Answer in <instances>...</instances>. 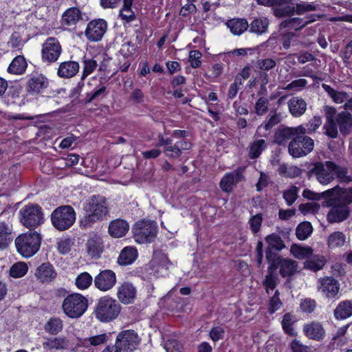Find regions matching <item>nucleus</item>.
Segmentation results:
<instances>
[{"instance_id": "obj_25", "label": "nucleus", "mask_w": 352, "mask_h": 352, "mask_svg": "<svg viewBox=\"0 0 352 352\" xmlns=\"http://www.w3.org/2000/svg\"><path fill=\"white\" fill-rule=\"evenodd\" d=\"M305 335L309 339L320 341L325 336V331L321 323L311 322L305 324L303 327Z\"/></svg>"}, {"instance_id": "obj_33", "label": "nucleus", "mask_w": 352, "mask_h": 352, "mask_svg": "<svg viewBox=\"0 0 352 352\" xmlns=\"http://www.w3.org/2000/svg\"><path fill=\"white\" fill-rule=\"evenodd\" d=\"M338 320L346 319L352 316V300H345L340 302L333 311Z\"/></svg>"}, {"instance_id": "obj_22", "label": "nucleus", "mask_w": 352, "mask_h": 352, "mask_svg": "<svg viewBox=\"0 0 352 352\" xmlns=\"http://www.w3.org/2000/svg\"><path fill=\"white\" fill-rule=\"evenodd\" d=\"M316 21V15H310L305 18L294 17L283 21L280 24V28L294 29L299 30L305 27L310 23Z\"/></svg>"}, {"instance_id": "obj_9", "label": "nucleus", "mask_w": 352, "mask_h": 352, "mask_svg": "<svg viewBox=\"0 0 352 352\" xmlns=\"http://www.w3.org/2000/svg\"><path fill=\"white\" fill-rule=\"evenodd\" d=\"M314 148V141L305 134H298L292 140L288 145V152L295 158L305 157Z\"/></svg>"}, {"instance_id": "obj_59", "label": "nucleus", "mask_w": 352, "mask_h": 352, "mask_svg": "<svg viewBox=\"0 0 352 352\" xmlns=\"http://www.w3.org/2000/svg\"><path fill=\"white\" fill-rule=\"evenodd\" d=\"M97 67V63L93 59H85L84 60V71L81 79V86H85L84 82L85 78L89 74L92 73Z\"/></svg>"}, {"instance_id": "obj_49", "label": "nucleus", "mask_w": 352, "mask_h": 352, "mask_svg": "<svg viewBox=\"0 0 352 352\" xmlns=\"http://www.w3.org/2000/svg\"><path fill=\"white\" fill-rule=\"evenodd\" d=\"M313 232L311 224L308 221L300 223L296 228V234L299 240L307 239Z\"/></svg>"}, {"instance_id": "obj_53", "label": "nucleus", "mask_w": 352, "mask_h": 352, "mask_svg": "<svg viewBox=\"0 0 352 352\" xmlns=\"http://www.w3.org/2000/svg\"><path fill=\"white\" fill-rule=\"evenodd\" d=\"M48 84V80L42 74L34 75L28 81L29 88H46Z\"/></svg>"}, {"instance_id": "obj_36", "label": "nucleus", "mask_w": 352, "mask_h": 352, "mask_svg": "<svg viewBox=\"0 0 352 352\" xmlns=\"http://www.w3.org/2000/svg\"><path fill=\"white\" fill-rule=\"evenodd\" d=\"M82 19L80 10L77 8H68L62 16V24L71 26L76 24Z\"/></svg>"}, {"instance_id": "obj_30", "label": "nucleus", "mask_w": 352, "mask_h": 352, "mask_svg": "<svg viewBox=\"0 0 352 352\" xmlns=\"http://www.w3.org/2000/svg\"><path fill=\"white\" fill-rule=\"evenodd\" d=\"M43 348L47 351H60L66 349L69 346V342L63 336L46 338L43 342Z\"/></svg>"}, {"instance_id": "obj_38", "label": "nucleus", "mask_w": 352, "mask_h": 352, "mask_svg": "<svg viewBox=\"0 0 352 352\" xmlns=\"http://www.w3.org/2000/svg\"><path fill=\"white\" fill-rule=\"evenodd\" d=\"M138 255V250L135 248L126 247L120 254L118 263L123 265H130L137 259Z\"/></svg>"}, {"instance_id": "obj_17", "label": "nucleus", "mask_w": 352, "mask_h": 352, "mask_svg": "<svg viewBox=\"0 0 352 352\" xmlns=\"http://www.w3.org/2000/svg\"><path fill=\"white\" fill-rule=\"evenodd\" d=\"M318 289L326 298H334L340 291V284L337 280L331 277L319 279Z\"/></svg>"}, {"instance_id": "obj_34", "label": "nucleus", "mask_w": 352, "mask_h": 352, "mask_svg": "<svg viewBox=\"0 0 352 352\" xmlns=\"http://www.w3.org/2000/svg\"><path fill=\"white\" fill-rule=\"evenodd\" d=\"M79 70V64L76 61H65L59 65L58 75L63 78H72Z\"/></svg>"}, {"instance_id": "obj_12", "label": "nucleus", "mask_w": 352, "mask_h": 352, "mask_svg": "<svg viewBox=\"0 0 352 352\" xmlns=\"http://www.w3.org/2000/svg\"><path fill=\"white\" fill-rule=\"evenodd\" d=\"M62 52V47L55 37H48L42 45L41 58L44 62H56Z\"/></svg>"}, {"instance_id": "obj_10", "label": "nucleus", "mask_w": 352, "mask_h": 352, "mask_svg": "<svg viewBox=\"0 0 352 352\" xmlns=\"http://www.w3.org/2000/svg\"><path fill=\"white\" fill-rule=\"evenodd\" d=\"M140 342V339L135 331L124 330L118 334L115 344L121 351L133 352L137 349Z\"/></svg>"}, {"instance_id": "obj_56", "label": "nucleus", "mask_w": 352, "mask_h": 352, "mask_svg": "<svg viewBox=\"0 0 352 352\" xmlns=\"http://www.w3.org/2000/svg\"><path fill=\"white\" fill-rule=\"evenodd\" d=\"M298 188L292 186L283 192V198L288 206H292L298 197Z\"/></svg>"}, {"instance_id": "obj_61", "label": "nucleus", "mask_w": 352, "mask_h": 352, "mask_svg": "<svg viewBox=\"0 0 352 352\" xmlns=\"http://www.w3.org/2000/svg\"><path fill=\"white\" fill-rule=\"evenodd\" d=\"M320 209V205L316 202H309L307 204H300L299 206V210L304 214L317 212Z\"/></svg>"}, {"instance_id": "obj_51", "label": "nucleus", "mask_w": 352, "mask_h": 352, "mask_svg": "<svg viewBox=\"0 0 352 352\" xmlns=\"http://www.w3.org/2000/svg\"><path fill=\"white\" fill-rule=\"evenodd\" d=\"M295 322V318L291 314H285L282 320V327L284 331L290 336L295 335L296 332L293 327Z\"/></svg>"}, {"instance_id": "obj_50", "label": "nucleus", "mask_w": 352, "mask_h": 352, "mask_svg": "<svg viewBox=\"0 0 352 352\" xmlns=\"http://www.w3.org/2000/svg\"><path fill=\"white\" fill-rule=\"evenodd\" d=\"M266 148L265 140H257L250 144L249 157L255 159L259 157L261 152Z\"/></svg>"}, {"instance_id": "obj_13", "label": "nucleus", "mask_w": 352, "mask_h": 352, "mask_svg": "<svg viewBox=\"0 0 352 352\" xmlns=\"http://www.w3.org/2000/svg\"><path fill=\"white\" fill-rule=\"evenodd\" d=\"M107 30L105 20L98 19L88 23L85 32L86 38L91 42H97L102 39Z\"/></svg>"}, {"instance_id": "obj_28", "label": "nucleus", "mask_w": 352, "mask_h": 352, "mask_svg": "<svg viewBox=\"0 0 352 352\" xmlns=\"http://www.w3.org/2000/svg\"><path fill=\"white\" fill-rule=\"evenodd\" d=\"M276 265H279L280 273L283 277L292 276L296 271L298 267V264L295 261L281 258L279 256L275 264L271 263L270 267L275 268Z\"/></svg>"}, {"instance_id": "obj_55", "label": "nucleus", "mask_w": 352, "mask_h": 352, "mask_svg": "<svg viewBox=\"0 0 352 352\" xmlns=\"http://www.w3.org/2000/svg\"><path fill=\"white\" fill-rule=\"evenodd\" d=\"M164 348L166 352H183L182 344L176 339L170 338L164 343Z\"/></svg>"}, {"instance_id": "obj_31", "label": "nucleus", "mask_w": 352, "mask_h": 352, "mask_svg": "<svg viewBox=\"0 0 352 352\" xmlns=\"http://www.w3.org/2000/svg\"><path fill=\"white\" fill-rule=\"evenodd\" d=\"M129 223L122 219L112 221L109 226V233L115 238L124 236L129 231Z\"/></svg>"}, {"instance_id": "obj_60", "label": "nucleus", "mask_w": 352, "mask_h": 352, "mask_svg": "<svg viewBox=\"0 0 352 352\" xmlns=\"http://www.w3.org/2000/svg\"><path fill=\"white\" fill-rule=\"evenodd\" d=\"M338 124L336 120H327L324 125L325 133L331 138H336L338 135Z\"/></svg>"}, {"instance_id": "obj_7", "label": "nucleus", "mask_w": 352, "mask_h": 352, "mask_svg": "<svg viewBox=\"0 0 352 352\" xmlns=\"http://www.w3.org/2000/svg\"><path fill=\"white\" fill-rule=\"evenodd\" d=\"M21 223L29 229H33L44 221L42 208L37 204H28L19 210Z\"/></svg>"}, {"instance_id": "obj_26", "label": "nucleus", "mask_w": 352, "mask_h": 352, "mask_svg": "<svg viewBox=\"0 0 352 352\" xmlns=\"http://www.w3.org/2000/svg\"><path fill=\"white\" fill-rule=\"evenodd\" d=\"M35 276L42 283L50 282L56 278V272L52 265L44 263L37 267Z\"/></svg>"}, {"instance_id": "obj_4", "label": "nucleus", "mask_w": 352, "mask_h": 352, "mask_svg": "<svg viewBox=\"0 0 352 352\" xmlns=\"http://www.w3.org/2000/svg\"><path fill=\"white\" fill-rule=\"evenodd\" d=\"M121 307L116 300L109 296L98 299L96 309V317L101 322H108L116 319L120 312Z\"/></svg>"}, {"instance_id": "obj_18", "label": "nucleus", "mask_w": 352, "mask_h": 352, "mask_svg": "<svg viewBox=\"0 0 352 352\" xmlns=\"http://www.w3.org/2000/svg\"><path fill=\"white\" fill-rule=\"evenodd\" d=\"M169 265V260L164 253L161 250L154 252L151 260V266L157 276H165L167 274Z\"/></svg>"}, {"instance_id": "obj_5", "label": "nucleus", "mask_w": 352, "mask_h": 352, "mask_svg": "<svg viewBox=\"0 0 352 352\" xmlns=\"http://www.w3.org/2000/svg\"><path fill=\"white\" fill-rule=\"evenodd\" d=\"M41 237L36 232L20 234L15 239V246L18 252L23 257L30 258L39 250Z\"/></svg>"}, {"instance_id": "obj_57", "label": "nucleus", "mask_w": 352, "mask_h": 352, "mask_svg": "<svg viewBox=\"0 0 352 352\" xmlns=\"http://www.w3.org/2000/svg\"><path fill=\"white\" fill-rule=\"evenodd\" d=\"M317 9V7L313 3H309L305 1H300V3L295 2V13L301 15L307 12L314 11Z\"/></svg>"}, {"instance_id": "obj_47", "label": "nucleus", "mask_w": 352, "mask_h": 352, "mask_svg": "<svg viewBox=\"0 0 352 352\" xmlns=\"http://www.w3.org/2000/svg\"><path fill=\"white\" fill-rule=\"evenodd\" d=\"M94 281L92 276L87 272L78 274L75 279V285L79 290L88 289Z\"/></svg>"}, {"instance_id": "obj_23", "label": "nucleus", "mask_w": 352, "mask_h": 352, "mask_svg": "<svg viewBox=\"0 0 352 352\" xmlns=\"http://www.w3.org/2000/svg\"><path fill=\"white\" fill-rule=\"evenodd\" d=\"M87 252L92 258H98L103 251V243L100 236L92 234L86 243Z\"/></svg>"}, {"instance_id": "obj_8", "label": "nucleus", "mask_w": 352, "mask_h": 352, "mask_svg": "<svg viewBox=\"0 0 352 352\" xmlns=\"http://www.w3.org/2000/svg\"><path fill=\"white\" fill-rule=\"evenodd\" d=\"M135 242L144 244L151 242L157 234L156 223L151 221H138L133 228Z\"/></svg>"}, {"instance_id": "obj_19", "label": "nucleus", "mask_w": 352, "mask_h": 352, "mask_svg": "<svg viewBox=\"0 0 352 352\" xmlns=\"http://www.w3.org/2000/svg\"><path fill=\"white\" fill-rule=\"evenodd\" d=\"M298 134H306L305 127L302 125L296 127H285L276 133L274 140L278 144H284L287 140H294Z\"/></svg>"}, {"instance_id": "obj_41", "label": "nucleus", "mask_w": 352, "mask_h": 352, "mask_svg": "<svg viewBox=\"0 0 352 352\" xmlns=\"http://www.w3.org/2000/svg\"><path fill=\"white\" fill-rule=\"evenodd\" d=\"M346 240V235L340 231H335L329 234L327 244L329 248L336 249L344 245Z\"/></svg>"}, {"instance_id": "obj_6", "label": "nucleus", "mask_w": 352, "mask_h": 352, "mask_svg": "<svg viewBox=\"0 0 352 352\" xmlns=\"http://www.w3.org/2000/svg\"><path fill=\"white\" fill-rule=\"evenodd\" d=\"M76 221V212L71 206H61L51 214L53 226L59 231H64L73 226Z\"/></svg>"}, {"instance_id": "obj_20", "label": "nucleus", "mask_w": 352, "mask_h": 352, "mask_svg": "<svg viewBox=\"0 0 352 352\" xmlns=\"http://www.w3.org/2000/svg\"><path fill=\"white\" fill-rule=\"evenodd\" d=\"M136 293V288L129 282L122 283L117 289V297L120 302L124 305L133 302Z\"/></svg>"}, {"instance_id": "obj_58", "label": "nucleus", "mask_w": 352, "mask_h": 352, "mask_svg": "<svg viewBox=\"0 0 352 352\" xmlns=\"http://www.w3.org/2000/svg\"><path fill=\"white\" fill-rule=\"evenodd\" d=\"M263 221V215L261 213H257L252 215L248 220V223L251 231L256 234L259 232Z\"/></svg>"}, {"instance_id": "obj_1", "label": "nucleus", "mask_w": 352, "mask_h": 352, "mask_svg": "<svg viewBox=\"0 0 352 352\" xmlns=\"http://www.w3.org/2000/svg\"><path fill=\"white\" fill-rule=\"evenodd\" d=\"M309 175L314 176L320 184L324 186L331 183L336 177L344 183L352 181V176L349 174L347 168L331 161L314 163L313 167L309 170Z\"/></svg>"}, {"instance_id": "obj_43", "label": "nucleus", "mask_w": 352, "mask_h": 352, "mask_svg": "<svg viewBox=\"0 0 352 352\" xmlns=\"http://www.w3.org/2000/svg\"><path fill=\"white\" fill-rule=\"evenodd\" d=\"M327 263L325 256L322 255H315L307 259L304 265L305 268L309 269L312 271L317 272L321 270Z\"/></svg>"}, {"instance_id": "obj_35", "label": "nucleus", "mask_w": 352, "mask_h": 352, "mask_svg": "<svg viewBox=\"0 0 352 352\" xmlns=\"http://www.w3.org/2000/svg\"><path fill=\"white\" fill-rule=\"evenodd\" d=\"M337 124L343 135L352 133V116L346 112H341L336 117Z\"/></svg>"}, {"instance_id": "obj_52", "label": "nucleus", "mask_w": 352, "mask_h": 352, "mask_svg": "<svg viewBox=\"0 0 352 352\" xmlns=\"http://www.w3.org/2000/svg\"><path fill=\"white\" fill-rule=\"evenodd\" d=\"M326 91L333 101L338 104L347 101L349 98L348 94L340 89H326Z\"/></svg>"}, {"instance_id": "obj_37", "label": "nucleus", "mask_w": 352, "mask_h": 352, "mask_svg": "<svg viewBox=\"0 0 352 352\" xmlns=\"http://www.w3.org/2000/svg\"><path fill=\"white\" fill-rule=\"evenodd\" d=\"M226 25L233 34L237 36L242 34L249 28L247 20L239 18L228 20L226 23Z\"/></svg>"}, {"instance_id": "obj_48", "label": "nucleus", "mask_w": 352, "mask_h": 352, "mask_svg": "<svg viewBox=\"0 0 352 352\" xmlns=\"http://www.w3.org/2000/svg\"><path fill=\"white\" fill-rule=\"evenodd\" d=\"M290 252L295 258L298 259H304L311 256L313 250L309 247L293 245L291 246Z\"/></svg>"}, {"instance_id": "obj_16", "label": "nucleus", "mask_w": 352, "mask_h": 352, "mask_svg": "<svg viewBox=\"0 0 352 352\" xmlns=\"http://www.w3.org/2000/svg\"><path fill=\"white\" fill-rule=\"evenodd\" d=\"M265 241L267 243V248L266 250V258L270 263L275 264L278 256L272 252V250L280 251L285 248V245L282 240L281 237L277 234H272L265 237Z\"/></svg>"}, {"instance_id": "obj_63", "label": "nucleus", "mask_w": 352, "mask_h": 352, "mask_svg": "<svg viewBox=\"0 0 352 352\" xmlns=\"http://www.w3.org/2000/svg\"><path fill=\"white\" fill-rule=\"evenodd\" d=\"M322 124L320 117L314 116L307 124L306 134H311L314 133Z\"/></svg>"}, {"instance_id": "obj_40", "label": "nucleus", "mask_w": 352, "mask_h": 352, "mask_svg": "<svg viewBox=\"0 0 352 352\" xmlns=\"http://www.w3.org/2000/svg\"><path fill=\"white\" fill-rule=\"evenodd\" d=\"M110 333H101L85 338L82 344L85 347H96L106 344L110 340Z\"/></svg>"}, {"instance_id": "obj_44", "label": "nucleus", "mask_w": 352, "mask_h": 352, "mask_svg": "<svg viewBox=\"0 0 352 352\" xmlns=\"http://www.w3.org/2000/svg\"><path fill=\"white\" fill-rule=\"evenodd\" d=\"M27 67V63L25 58L22 56L15 57L10 64L8 71L14 74H21Z\"/></svg>"}, {"instance_id": "obj_27", "label": "nucleus", "mask_w": 352, "mask_h": 352, "mask_svg": "<svg viewBox=\"0 0 352 352\" xmlns=\"http://www.w3.org/2000/svg\"><path fill=\"white\" fill-rule=\"evenodd\" d=\"M192 147L190 142L185 139L177 141L172 146L164 148V153L170 158H177L181 156L182 151L189 150Z\"/></svg>"}, {"instance_id": "obj_42", "label": "nucleus", "mask_w": 352, "mask_h": 352, "mask_svg": "<svg viewBox=\"0 0 352 352\" xmlns=\"http://www.w3.org/2000/svg\"><path fill=\"white\" fill-rule=\"evenodd\" d=\"M307 104L302 99L293 98L289 101V109L291 113L294 116H300L304 113Z\"/></svg>"}, {"instance_id": "obj_2", "label": "nucleus", "mask_w": 352, "mask_h": 352, "mask_svg": "<svg viewBox=\"0 0 352 352\" xmlns=\"http://www.w3.org/2000/svg\"><path fill=\"white\" fill-rule=\"evenodd\" d=\"M83 210L85 216L81 223L85 228H87L107 215L108 210L106 199L100 195H93L87 201Z\"/></svg>"}, {"instance_id": "obj_62", "label": "nucleus", "mask_w": 352, "mask_h": 352, "mask_svg": "<svg viewBox=\"0 0 352 352\" xmlns=\"http://www.w3.org/2000/svg\"><path fill=\"white\" fill-rule=\"evenodd\" d=\"M282 306V302L279 298V292L276 291L274 296L271 298L269 302V311L271 314L274 313L279 309H280Z\"/></svg>"}, {"instance_id": "obj_3", "label": "nucleus", "mask_w": 352, "mask_h": 352, "mask_svg": "<svg viewBox=\"0 0 352 352\" xmlns=\"http://www.w3.org/2000/svg\"><path fill=\"white\" fill-rule=\"evenodd\" d=\"M88 308V299L78 293L68 295L62 303L63 313L69 318L81 317Z\"/></svg>"}, {"instance_id": "obj_14", "label": "nucleus", "mask_w": 352, "mask_h": 352, "mask_svg": "<svg viewBox=\"0 0 352 352\" xmlns=\"http://www.w3.org/2000/svg\"><path fill=\"white\" fill-rule=\"evenodd\" d=\"M94 283L95 287L101 292H107L111 289L116 283V275L110 270H104L97 274Z\"/></svg>"}, {"instance_id": "obj_29", "label": "nucleus", "mask_w": 352, "mask_h": 352, "mask_svg": "<svg viewBox=\"0 0 352 352\" xmlns=\"http://www.w3.org/2000/svg\"><path fill=\"white\" fill-rule=\"evenodd\" d=\"M304 76L307 78H299L292 81L285 88H302L305 86L314 87L318 88L321 84L322 80L315 75H309L308 73H305Z\"/></svg>"}, {"instance_id": "obj_24", "label": "nucleus", "mask_w": 352, "mask_h": 352, "mask_svg": "<svg viewBox=\"0 0 352 352\" xmlns=\"http://www.w3.org/2000/svg\"><path fill=\"white\" fill-rule=\"evenodd\" d=\"M14 239L13 227L9 221H0V250H6Z\"/></svg>"}, {"instance_id": "obj_39", "label": "nucleus", "mask_w": 352, "mask_h": 352, "mask_svg": "<svg viewBox=\"0 0 352 352\" xmlns=\"http://www.w3.org/2000/svg\"><path fill=\"white\" fill-rule=\"evenodd\" d=\"M269 21L265 17L254 19L249 25L250 32L261 35L267 32Z\"/></svg>"}, {"instance_id": "obj_11", "label": "nucleus", "mask_w": 352, "mask_h": 352, "mask_svg": "<svg viewBox=\"0 0 352 352\" xmlns=\"http://www.w3.org/2000/svg\"><path fill=\"white\" fill-rule=\"evenodd\" d=\"M260 5L273 6L274 14L277 17L292 16L295 13L294 0H257Z\"/></svg>"}, {"instance_id": "obj_64", "label": "nucleus", "mask_w": 352, "mask_h": 352, "mask_svg": "<svg viewBox=\"0 0 352 352\" xmlns=\"http://www.w3.org/2000/svg\"><path fill=\"white\" fill-rule=\"evenodd\" d=\"M135 47L131 42L124 43L120 50V53L124 57L128 58L134 54Z\"/></svg>"}, {"instance_id": "obj_54", "label": "nucleus", "mask_w": 352, "mask_h": 352, "mask_svg": "<svg viewBox=\"0 0 352 352\" xmlns=\"http://www.w3.org/2000/svg\"><path fill=\"white\" fill-rule=\"evenodd\" d=\"M28 270L27 264L24 262H18L14 264L10 270V274L14 278H20L25 275Z\"/></svg>"}, {"instance_id": "obj_32", "label": "nucleus", "mask_w": 352, "mask_h": 352, "mask_svg": "<svg viewBox=\"0 0 352 352\" xmlns=\"http://www.w3.org/2000/svg\"><path fill=\"white\" fill-rule=\"evenodd\" d=\"M241 174L239 170L226 174L220 182V187L223 191L230 192L233 186L241 179Z\"/></svg>"}, {"instance_id": "obj_45", "label": "nucleus", "mask_w": 352, "mask_h": 352, "mask_svg": "<svg viewBox=\"0 0 352 352\" xmlns=\"http://www.w3.org/2000/svg\"><path fill=\"white\" fill-rule=\"evenodd\" d=\"M278 174L285 177L295 178L301 175L302 170L297 166L283 164L278 168Z\"/></svg>"}, {"instance_id": "obj_46", "label": "nucleus", "mask_w": 352, "mask_h": 352, "mask_svg": "<svg viewBox=\"0 0 352 352\" xmlns=\"http://www.w3.org/2000/svg\"><path fill=\"white\" fill-rule=\"evenodd\" d=\"M63 328V323L59 318H51L45 324L44 329L47 333L52 335H56Z\"/></svg>"}, {"instance_id": "obj_21", "label": "nucleus", "mask_w": 352, "mask_h": 352, "mask_svg": "<svg viewBox=\"0 0 352 352\" xmlns=\"http://www.w3.org/2000/svg\"><path fill=\"white\" fill-rule=\"evenodd\" d=\"M330 204L332 208L327 214V219L329 222H340L346 219L349 214V207L345 205H341L338 202H333L330 199Z\"/></svg>"}, {"instance_id": "obj_15", "label": "nucleus", "mask_w": 352, "mask_h": 352, "mask_svg": "<svg viewBox=\"0 0 352 352\" xmlns=\"http://www.w3.org/2000/svg\"><path fill=\"white\" fill-rule=\"evenodd\" d=\"M322 194L326 197H332L331 199L333 202H338L341 205L348 206L352 203V187L342 188L337 186L324 191Z\"/></svg>"}]
</instances>
